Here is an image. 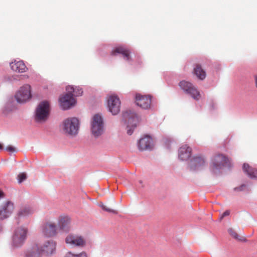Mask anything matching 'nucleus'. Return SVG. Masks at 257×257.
Segmentation results:
<instances>
[{
    "instance_id": "1",
    "label": "nucleus",
    "mask_w": 257,
    "mask_h": 257,
    "mask_svg": "<svg viewBox=\"0 0 257 257\" xmlns=\"http://www.w3.org/2000/svg\"><path fill=\"white\" fill-rule=\"evenodd\" d=\"M56 242L50 240L46 241L40 247L36 245L27 253V257H41L42 255L50 256L56 251Z\"/></svg>"
},
{
    "instance_id": "2",
    "label": "nucleus",
    "mask_w": 257,
    "mask_h": 257,
    "mask_svg": "<svg viewBox=\"0 0 257 257\" xmlns=\"http://www.w3.org/2000/svg\"><path fill=\"white\" fill-rule=\"evenodd\" d=\"M60 128L62 132L66 136L75 137L79 132V120L75 117L67 118L63 120Z\"/></svg>"
},
{
    "instance_id": "3",
    "label": "nucleus",
    "mask_w": 257,
    "mask_h": 257,
    "mask_svg": "<svg viewBox=\"0 0 257 257\" xmlns=\"http://www.w3.org/2000/svg\"><path fill=\"white\" fill-rule=\"evenodd\" d=\"M91 131L92 135L95 138H98L104 133V122L100 114L98 113L93 116L91 122Z\"/></svg>"
},
{
    "instance_id": "4",
    "label": "nucleus",
    "mask_w": 257,
    "mask_h": 257,
    "mask_svg": "<svg viewBox=\"0 0 257 257\" xmlns=\"http://www.w3.org/2000/svg\"><path fill=\"white\" fill-rule=\"evenodd\" d=\"M67 90L68 92L60 97L59 102L61 107L63 109H68L76 103V99L74 97V88L72 87H68Z\"/></svg>"
},
{
    "instance_id": "5",
    "label": "nucleus",
    "mask_w": 257,
    "mask_h": 257,
    "mask_svg": "<svg viewBox=\"0 0 257 257\" xmlns=\"http://www.w3.org/2000/svg\"><path fill=\"white\" fill-rule=\"evenodd\" d=\"M49 110V103L48 101H45L41 102L36 110V121L39 122L45 121L48 119Z\"/></svg>"
},
{
    "instance_id": "6",
    "label": "nucleus",
    "mask_w": 257,
    "mask_h": 257,
    "mask_svg": "<svg viewBox=\"0 0 257 257\" xmlns=\"http://www.w3.org/2000/svg\"><path fill=\"white\" fill-rule=\"evenodd\" d=\"M179 85L181 89L186 93L190 95L194 99L199 100L200 99V92L191 83L186 81H182L180 82Z\"/></svg>"
},
{
    "instance_id": "7",
    "label": "nucleus",
    "mask_w": 257,
    "mask_h": 257,
    "mask_svg": "<svg viewBox=\"0 0 257 257\" xmlns=\"http://www.w3.org/2000/svg\"><path fill=\"white\" fill-rule=\"evenodd\" d=\"M123 117L128 123L127 125V133L128 135H131L133 132V130H132V128H134L136 127L139 118L136 114L131 110H127L123 112Z\"/></svg>"
},
{
    "instance_id": "8",
    "label": "nucleus",
    "mask_w": 257,
    "mask_h": 257,
    "mask_svg": "<svg viewBox=\"0 0 257 257\" xmlns=\"http://www.w3.org/2000/svg\"><path fill=\"white\" fill-rule=\"evenodd\" d=\"M28 229L24 227L17 228L13 236V244L15 246H19L23 244L26 239Z\"/></svg>"
},
{
    "instance_id": "9",
    "label": "nucleus",
    "mask_w": 257,
    "mask_h": 257,
    "mask_svg": "<svg viewBox=\"0 0 257 257\" xmlns=\"http://www.w3.org/2000/svg\"><path fill=\"white\" fill-rule=\"evenodd\" d=\"M16 99L20 103L25 102L31 97V86L26 85L21 87L15 95Z\"/></svg>"
},
{
    "instance_id": "10",
    "label": "nucleus",
    "mask_w": 257,
    "mask_h": 257,
    "mask_svg": "<svg viewBox=\"0 0 257 257\" xmlns=\"http://www.w3.org/2000/svg\"><path fill=\"white\" fill-rule=\"evenodd\" d=\"M71 228V219L67 215L62 214L58 218V228L63 232H68Z\"/></svg>"
},
{
    "instance_id": "11",
    "label": "nucleus",
    "mask_w": 257,
    "mask_h": 257,
    "mask_svg": "<svg viewBox=\"0 0 257 257\" xmlns=\"http://www.w3.org/2000/svg\"><path fill=\"white\" fill-rule=\"evenodd\" d=\"M107 104L110 112L113 115L117 114L120 111V101L119 98L115 95H110L107 100Z\"/></svg>"
},
{
    "instance_id": "12",
    "label": "nucleus",
    "mask_w": 257,
    "mask_h": 257,
    "mask_svg": "<svg viewBox=\"0 0 257 257\" xmlns=\"http://www.w3.org/2000/svg\"><path fill=\"white\" fill-rule=\"evenodd\" d=\"M41 232L46 237H53L57 235L58 227L52 222H47L41 226Z\"/></svg>"
},
{
    "instance_id": "13",
    "label": "nucleus",
    "mask_w": 257,
    "mask_h": 257,
    "mask_svg": "<svg viewBox=\"0 0 257 257\" xmlns=\"http://www.w3.org/2000/svg\"><path fill=\"white\" fill-rule=\"evenodd\" d=\"M14 210V204L11 201H6L0 206V220L9 217Z\"/></svg>"
},
{
    "instance_id": "14",
    "label": "nucleus",
    "mask_w": 257,
    "mask_h": 257,
    "mask_svg": "<svg viewBox=\"0 0 257 257\" xmlns=\"http://www.w3.org/2000/svg\"><path fill=\"white\" fill-rule=\"evenodd\" d=\"M137 104L143 109H148L151 107V97L150 95H143L140 94L136 96Z\"/></svg>"
},
{
    "instance_id": "15",
    "label": "nucleus",
    "mask_w": 257,
    "mask_h": 257,
    "mask_svg": "<svg viewBox=\"0 0 257 257\" xmlns=\"http://www.w3.org/2000/svg\"><path fill=\"white\" fill-rule=\"evenodd\" d=\"M227 159L224 156L219 155L215 156L212 163L213 170L221 169L227 163Z\"/></svg>"
},
{
    "instance_id": "16",
    "label": "nucleus",
    "mask_w": 257,
    "mask_h": 257,
    "mask_svg": "<svg viewBox=\"0 0 257 257\" xmlns=\"http://www.w3.org/2000/svg\"><path fill=\"white\" fill-rule=\"evenodd\" d=\"M152 138L148 135L141 139L138 144V148L141 151L150 149L152 148Z\"/></svg>"
},
{
    "instance_id": "17",
    "label": "nucleus",
    "mask_w": 257,
    "mask_h": 257,
    "mask_svg": "<svg viewBox=\"0 0 257 257\" xmlns=\"http://www.w3.org/2000/svg\"><path fill=\"white\" fill-rule=\"evenodd\" d=\"M192 149L187 145L181 146L179 150V158L182 161L187 160L191 156Z\"/></svg>"
},
{
    "instance_id": "18",
    "label": "nucleus",
    "mask_w": 257,
    "mask_h": 257,
    "mask_svg": "<svg viewBox=\"0 0 257 257\" xmlns=\"http://www.w3.org/2000/svg\"><path fill=\"white\" fill-rule=\"evenodd\" d=\"M65 242L72 247L80 246V236L77 234L70 233L66 237Z\"/></svg>"
},
{
    "instance_id": "19",
    "label": "nucleus",
    "mask_w": 257,
    "mask_h": 257,
    "mask_svg": "<svg viewBox=\"0 0 257 257\" xmlns=\"http://www.w3.org/2000/svg\"><path fill=\"white\" fill-rule=\"evenodd\" d=\"M205 164L204 159L200 156L194 157L190 161V166L193 170H199Z\"/></svg>"
},
{
    "instance_id": "20",
    "label": "nucleus",
    "mask_w": 257,
    "mask_h": 257,
    "mask_svg": "<svg viewBox=\"0 0 257 257\" xmlns=\"http://www.w3.org/2000/svg\"><path fill=\"white\" fill-rule=\"evenodd\" d=\"M34 212V209L30 206L25 205L21 207L17 212V216L21 218L28 216Z\"/></svg>"
},
{
    "instance_id": "21",
    "label": "nucleus",
    "mask_w": 257,
    "mask_h": 257,
    "mask_svg": "<svg viewBox=\"0 0 257 257\" xmlns=\"http://www.w3.org/2000/svg\"><path fill=\"white\" fill-rule=\"evenodd\" d=\"M11 69L17 72L23 73L26 72L27 68L22 61H15L10 64Z\"/></svg>"
},
{
    "instance_id": "22",
    "label": "nucleus",
    "mask_w": 257,
    "mask_h": 257,
    "mask_svg": "<svg viewBox=\"0 0 257 257\" xmlns=\"http://www.w3.org/2000/svg\"><path fill=\"white\" fill-rule=\"evenodd\" d=\"M117 53L122 54L126 61H128L130 59V51L124 47H118L112 51V55H115Z\"/></svg>"
},
{
    "instance_id": "23",
    "label": "nucleus",
    "mask_w": 257,
    "mask_h": 257,
    "mask_svg": "<svg viewBox=\"0 0 257 257\" xmlns=\"http://www.w3.org/2000/svg\"><path fill=\"white\" fill-rule=\"evenodd\" d=\"M193 74L201 80H203L206 77V72L199 64H196L194 69Z\"/></svg>"
},
{
    "instance_id": "24",
    "label": "nucleus",
    "mask_w": 257,
    "mask_h": 257,
    "mask_svg": "<svg viewBox=\"0 0 257 257\" xmlns=\"http://www.w3.org/2000/svg\"><path fill=\"white\" fill-rule=\"evenodd\" d=\"M243 170L251 178H257V169L250 167L247 164H244Z\"/></svg>"
},
{
    "instance_id": "25",
    "label": "nucleus",
    "mask_w": 257,
    "mask_h": 257,
    "mask_svg": "<svg viewBox=\"0 0 257 257\" xmlns=\"http://www.w3.org/2000/svg\"><path fill=\"white\" fill-rule=\"evenodd\" d=\"M99 206L100 207H101V208L106 211V212H109V213H112L113 214H117V212L114 210V209H112L109 207H107L105 205H104V204H103L102 203H100L99 204Z\"/></svg>"
},
{
    "instance_id": "26",
    "label": "nucleus",
    "mask_w": 257,
    "mask_h": 257,
    "mask_svg": "<svg viewBox=\"0 0 257 257\" xmlns=\"http://www.w3.org/2000/svg\"><path fill=\"white\" fill-rule=\"evenodd\" d=\"M229 234L234 238L238 240H241L239 237L238 234L232 228H229L228 230Z\"/></svg>"
},
{
    "instance_id": "27",
    "label": "nucleus",
    "mask_w": 257,
    "mask_h": 257,
    "mask_svg": "<svg viewBox=\"0 0 257 257\" xmlns=\"http://www.w3.org/2000/svg\"><path fill=\"white\" fill-rule=\"evenodd\" d=\"M27 178V175L25 173H21L18 176V180L19 183H21Z\"/></svg>"
},
{
    "instance_id": "28",
    "label": "nucleus",
    "mask_w": 257,
    "mask_h": 257,
    "mask_svg": "<svg viewBox=\"0 0 257 257\" xmlns=\"http://www.w3.org/2000/svg\"><path fill=\"white\" fill-rule=\"evenodd\" d=\"M88 245L89 246H91V243L89 241L86 240L81 238V247Z\"/></svg>"
},
{
    "instance_id": "29",
    "label": "nucleus",
    "mask_w": 257,
    "mask_h": 257,
    "mask_svg": "<svg viewBox=\"0 0 257 257\" xmlns=\"http://www.w3.org/2000/svg\"><path fill=\"white\" fill-rule=\"evenodd\" d=\"M65 257H80V254H74L71 252H68Z\"/></svg>"
},
{
    "instance_id": "30",
    "label": "nucleus",
    "mask_w": 257,
    "mask_h": 257,
    "mask_svg": "<svg viewBox=\"0 0 257 257\" xmlns=\"http://www.w3.org/2000/svg\"><path fill=\"white\" fill-rule=\"evenodd\" d=\"M6 150L10 152H14L16 151V148L12 146H9L6 147Z\"/></svg>"
},
{
    "instance_id": "31",
    "label": "nucleus",
    "mask_w": 257,
    "mask_h": 257,
    "mask_svg": "<svg viewBox=\"0 0 257 257\" xmlns=\"http://www.w3.org/2000/svg\"><path fill=\"white\" fill-rule=\"evenodd\" d=\"M229 214H230V211L229 210H226L221 215V216L220 217V219H222L223 217H224L225 216L229 215Z\"/></svg>"
},
{
    "instance_id": "32",
    "label": "nucleus",
    "mask_w": 257,
    "mask_h": 257,
    "mask_svg": "<svg viewBox=\"0 0 257 257\" xmlns=\"http://www.w3.org/2000/svg\"><path fill=\"white\" fill-rule=\"evenodd\" d=\"M81 257H88V254L84 251L81 252Z\"/></svg>"
},
{
    "instance_id": "33",
    "label": "nucleus",
    "mask_w": 257,
    "mask_h": 257,
    "mask_svg": "<svg viewBox=\"0 0 257 257\" xmlns=\"http://www.w3.org/2000/svg\"><path fill=\"white\" fill-rule=\"evenodd\" d=\"M254 82L255 87L257 88V76H254Z\"/></svg>"
},
{
    "instance_id": "34",
    "label": "nucleus",
    "mask_w": 257,
    "mask_h": 257,
    "mask_svg": "<svg viewBox=\"0 0 257 257\" xmlns=\"http://www.w3.org/2000/svg\"><path fill=\"white\" fill-rule=\"evenodd\" d=\"M3 193L0 191V199L3 197Z\"/></svg>"
},
{
    "instance_id": "35",
    "label": "nucleus",
    "mask_w": 257,
    "mask_h": 257,
    "mask_svg": "<svg viewBox=\"0 0 257 257\" xmlns=\"http://www.w3.org/2000/svg\"><path fill=\"white\" fill-rule=\"evenodd\" d=\"M84 195L86 196V194L85 192H81V196H83Z\"/></svg>"
},
{
    "instance_id": "36",
    "label": "nucleus",
    "mask_w": 257,
    "mask_h": 257,
    "mask_svg": "<svg viewBox=\"0 0 257 257\" xmlns=\"http://www.w3.org/2000/svg\"><path fill=\"white\" fill-rule=\"evenodd\" d=\"M3 149V146L2 144H0V150H2Z\"/></svg>"
},
{
    "instance_id": "37",
    "label": "nucleus",
    "mask_w": 257,
    "mask_h": 257,
    "mask_svg": "<svg viewBox=\"0 0 257 257\" xmlns=\"http://www.w3.org/2000/svg\"><path fill=\"white\" fill-rule=\"evenodd\" d=\"M244 187H245V185H241L240 187V188L239 190H242L241 188Z\"/></svg>"
}]
</instances>
